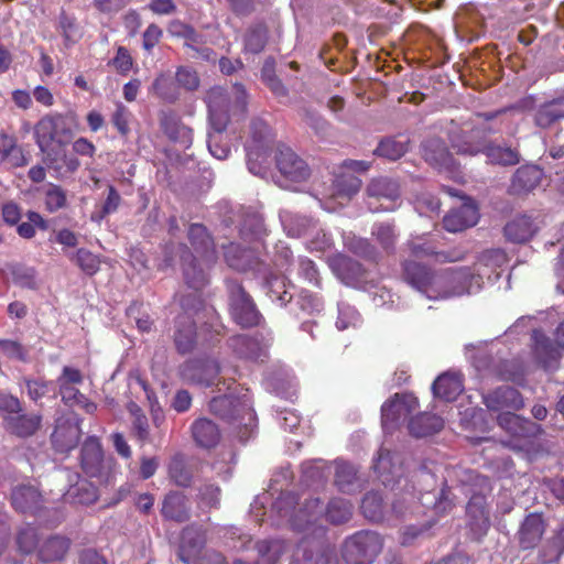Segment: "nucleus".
<instances>
[{"mask_svg":"<svg viewBox=\"0 0 564 564\" xmlns=\"http://www.w3.org/2000/svg\"><path fill=\"white\" fill-rule=\"evenodd\" d=\"M465 249H411L408 257L402 260V278L414 290L429 292L435 272L431 264L454 263L466 258Z\"/></svg>","mask_w":564,"mask_h":564,"instance_id":"1","label":"nucleus"},{"mask_svg":"<svg viewBox=\"0 0 564 564\" xmlns=\"http://www.w3.org/2000/svg\"><path fill=\"white\" fill-rule=\"evenodd\" d=\"M463 484L471 487L466 506L467 527L476 541L482 540L491 528L487 494H491V479L475 470L464 471Z\"/></svg>","mask_w":564,"mask_h":564,"instance_id":"2","label":"nucleus"},{"mask_svg":"<svg viewBox=\"0 0 564 564\" xmlns=\"http://www.w3.org/2000/svg\"><path fill=\"white\" fill-rule=\"evenodd\" d=\"M236 101L232 105L226 88L214 86L205 94L208 107V121L216 133H224L231 121V115L243 118L248 110V95L243 84H235Z\"/></svg>","mask_w":564,"mask_h":564,"instance_id":"3","label":"nucleus"},{"mask_svg":"<svg viewBox=\"0 0 564 564\" xmlns=\"http://www.w3.org/2000/svg\"><path fill=\"white\" fill-rule=\"evenodd\" d=\"M0 413L4 429L17 437L34 436L43 425V414L23 412V402L11 393L0 391Z\"/></svg>","mask_w":564,"mask_h":564,"instance_id":"4","label":"nucleus"},{"mask_svg":"<svg viewBox=\"0 0 564 564\" xmlns=\"http://www.w3.org/2000/svg\"><path fill=\"white\" fill-rule=\"evenodd\" d=\"M78 128V117L76 113H48L44 115L34 126L35 142L42 150H45L57 141L64 144L73 137Z\"/></svg>","mask_w":564,"mask_h":564,"instance_id":"5","label":"nucleus"},{"mask_svg":"<svg viewBox=\"0 0 564 564\" xmlns=\"http://www.w3.org/2000/svg\"><path fill=\"white\" fill-rule=\"evenodd\" d=\"M272 143L273 134L270 126L261 118H253L249 124V137L245 149L248 170L254 175H261L264 172Z\"/></svg>","mask_w":564,"mask_h":564,"instance_id":"6","label":"nucleus"},{"mask_svg":"<svg viewBox=\"0 0 564 564\" xmlns=\"http://www.w3.org/2000/svg\"><path fill=\"white\" fill-rule=\"evenodd\" d=\"M383 547V539L373 531H358L347 536L343 547V560L347 564H372Z\"/></svg>","mask_w":564,"mask_h":564,"instance_id":"7","label":"nucleus"},{"mask_svg":"<svg viewBox=\"0 0 564 564\" xmlns=\"http://www.w3.org/2000/svg\"><path fill=\"white\" fill-rule=\"evenodd\" d=\"M490 126L477 124L475 121L463 122L462 126H452L448 131L449 142L453 149L460 154L484 153L486 149V139L495 133Z\"/></svg>","mask_w":564,"mask_h":564,"instance_id":"8","label":"nucleus"},{"mask_svg":"<svg viewBox=\"0 0 564 564\" xmlns=\"http://www.w3.org/2000/svg\"><path fill=\"white\" fill-rule=\"evenodd\" d=\"M366 204L371 212L393 210L401 197V184L393 176H373L365 189Z\"/></svg>","mask_w":564,"mask_h":564,"instance_id":"9","label":"nucleus"},{"mask_svg":"<svg viewBox=\"0 0 564 564\" xmlns=\"http://www.w3.org/2000/svg\"><path fill=\"white\" fill-rule=\"evenodd\" d=\"M178 256L185 283L193 290H202L208 283L203 263L216 260L215 249H181Z\"/></svg>","mask_w":564,"mask_h":564,"instance_id":"10","label":"nucleus"},{"mask_svg":"<svg viewBox=\"0 0 564 564\" xmlns=\"http://www.w3.org/2000/svg\"><path fill=\"white\" fill-rule=\"evenodd\" d=\"M227 290L230 301V314L234 321L242 327L260 325L262 315L245 286L239 282H228Z\"/></svg>","mask_w":564,"mask_h":564,"instance_id":"11","label":"nucleus"},{"mask_svg":"<svg viewBox=\"0 0 564 564\" xmlns=\"http://www.w3.org/2000/svg\"><path fill=\"white\" fill-rule=\"evenodd\" d=\"M208 409L225 421H246V419L251 421L254 416L249 399L231 397V394L213 398Z\"/></svg>","mask_w":564,"mask_h":564,"instance_id":"12","label":"nucleus"},{"mask_svg":"<svg viewBox=\"0 0 564 564\" xmlns=\"http://www.w3.org/2000/svg\"><path fill=\"white\" fill-rule=\"evenodd\" d=\"M322 513L323 508L319 498H306L299 509H294L290 513L291 527L296 532L325 534V528L317 525Z\"/></svg>","mask_w":564,"mask_h":564,"instance_id":"13","label":"nucleus"},{"mask_svg":"<svg viewBox=\"0 0 564 564\" xmlns=\"http://www.w3.org/2000/svg\"><path fill=\"white\" fill-rule=\"evenodd\" d=\"M181 379L192 384L212 387L220 375L215 359H188L180 367Z\"/></svg>","mask_w":564,"mask_h":564,"instance_id":"14","label":"nucleus"},{"mask_svg":"<svg viewBox=\"0 0 564 564\" xmlns=\"http://www.w3.org/2000/svg\"><path fill=\"white\" fill-rule=\"evenodd\" d=\"M544 177L545 172L538 164H521L513 172L507 192L511 196L523 198V196L530 195L535 188L540 187Z\"/></svg>","mask_w":564,"mask_h":564,"instance_id":"15","label":"nucleus"},{"mask_svg":"<svg viewBox=\"0 0 564 564\" xmlns=\"http://www.w3.org/2000/svg\"><path fill=\"white\" fill-rule=\"evenodd\" d=\"M276 169L282 176L294 183H303L311 175V170L305 160L286 145L278 148L275 154Z\"/></svg>","mask_w":564,"mask_h":564,"instance_id":"16","label":"nucleus"},{"mask_svg":"<svg viewBox=\"0 0 564 564\" xmlns=\"http://www.w3.org/2000/svg\"><path fill=\"white\" fill-rule=\"evenodd\" d=\"M173 344L178 354L193 352L198 344L196 322L188 311H183L174 319Z\"/></svg>","mask_w":564,"mask_h":564,"instance_id":"17","label":"nucleus"},{"mask_svg":"<svg viewBox=\"0 0 564 564\" xmlns=\"http://www.w3.org/2000/svg\"><path fill=\"white\" fill-rule=\"evenodd\" d=\"M419 399L413 393H395L393 398L383 402L381 406V421L384 429L398 424L401 417H406L417 410Z\"/></svg>","mask_w":564,"mask_h":564,"instance_id":"18","label":"nucleus"},{"mask_svg":"<svg viewBox=\"0 0 564 564\" xmlns=\"http://www.w3.org/2000/svg\"><path fill=\"white\" fill-rule=\"evenodd\" d=\"M479 220V209L477 203L473 198L466 197L458 207H453L444 217V229L448 232H462L477 225Z\"/></svg>","mask_w":564,"mask_h":564,"instance_id":"19","label":"nucleus"},{"mask_svg":"<svg viewBox=\"0 0 564 564\" xmlns=\"http://www.w3.org/2000/svg\"><path fill=\"white\" fill-rule=\"evenodd\" d=\"M357 257L360 254L356 251L352 256L346 254V252H336L328 257L327 262L335 275L348 283V281L360 280L366 272L365 264Z\"/></svg>","mask_w":564,"mask_h":564,"instance_id":"20","label":"nucleus"},{"mask_svg":"<svg viewBox=\"0 0 564 564\" xmlns=\"http://www.w3.org/2000/svg\"><path fill=\"white\" fill-rule=\"evenodd\" d=\"M546 530V521L542 513L531 512L522 521L518 531L520 549H534L541 543Z\"/></svg>","mask_w":564,"mask_h":564,"instance_id":"21","label":"nucleus"},{"mask_svg":"<svg viewBox=\"0 0 564 564\" xmlns=\"http://www.w3.org/2000/svg\"><path fill=\"white\" fill-rule=\"evenodd\" d=\"M539 226L534 218L528 214H518L512 217L503 227V235L509 242L524 245L535 237Z\"/></svg>","mask_w":564,"mask_h":564,"instance_id":"22","label":"nucleus"},{"mask_svg":"<svg viewBox=\"0 0 564 564\" xmlns=\"http://www.w3.org/2000/svg\"><path fill=\"white\" fill-rule=\"evenodd\" d=\"M225 260L227 264L241 272H265L262 264L263 260L258 254V249L253 248H229L225 251Z\"/></svg>","mask_w":564,"mask_h":564,"instance_id":"23","label":"nucleus"},{"mask_svg":"<svg viewBox=\"0 0 564 564\" xmlns=\"http://www.w3.org/2000/svg\"><path fill=\"white\" fill-rule=\"evenodd\" d=\"M532 338L534 340L532 351L536 362L545 369L556 368L561 357L558 344L544 335L541 329H534Z\"/></svg>","mask_w":564,"mask_h":564,"instance_id":"24","label":"nucleus"},{"mask_svg":"<svg viewBox=\"0 0 564 564\" xmlns=\"http://www.w3.org/2000/svg\"><path fill=\"white\" fill-rule=\"evenodd\" d=\"M80 468L87 476H100L104 468V452L97 436H88L84 442L79 455Z\"/></svg>","mask_w":564,"mask_h":564,"instance_id":"25","label":"nucleus"},{"mask_svg":"<svg viewBox=\"0 0 564 564\" xmlns=\"http://www.w3.org/2000/svg\"><path fill=\"white\" fill-rule=\"evenodd\" d=\"M484 403L489 410H520L524 406V399L514 387H498L484 398Z\"/></svg>","mask_w":564,"mask_h":564,"instance_id":"26","label":"nucleus"},{"mask_svg":"<svg viewBox=\"0 0 564 564\" xmlns=\"http://www.w3.org/2000/svg\"><path fill=\"white\" fill-rule=\"evenodd\" d=\"M82 435L80 425L72 421H61L51 434V441L55 452L68 453L77 446Z\"/></svg>","mask_w":564,"mask_h":564,"instance_id":"27","label":"nucleus"},{"mask_svg":"<svg viewBox=\"0 0 564 564\" xmlns=\"http://www.w3.org/2000/svg\"><path fill=\"white\" fill-rule=\"evenodd\" d=\"M435 398L453 402L464 390V378L457 371H445L437 376L432 384Z\"/></svg>","mask_w":564,"mask_h":564,"instance_id":"28","label":"nucleus"},{"mask_svg":"<svg viewBox=\"0 0 564 564\" xmlns=\"http://www.w3.org/2000/svg\"><path fill=\"white\" fill-rule=\"evenodd\" d=\"M161 514L165 519L185 522L191 519V507L187 495L172 490L162 500Z\"/></svg>","mask_w":564,"mask_h":564,"instance_id":"29","label":"nucleus"},{"mask_svg":"<svg viewBox=\"0 0 564 564\" xmlns=\"http://www.w3.org/2000/svg\"><path fill=\"white\" fill-rule=\"evenodd\" d=\"M42 502L43 495L34 486H17L11 492V506L21 513H36Z\"/></svg>","mask_w":564,"mask_h":564,"instance_id":"30","label":"nucleus"},{"mask_svg":"<svg viewBox=\"0 0 564 564\" xmlns=\"http://www.w3.org/2000/svg\"><path fill=\"white\" fill-rule=\"evenodd\" d=\"M497 421L501 429H505L509 434L519 440L533 436L540 430L539 425L533 423V421L525 420V417H521L519 414L510 412V410L499 413Z\"/></svg>","mask_w":564,"mask_h":564,"instance_id":"31","label":"nucleus"},{"mask_svg":"<svg viewBox=\"0 0 564 564\" xmlns=\"http://www.w3.org/2000/svg\"><path fill=\"white\" fill-rule=\"evenodd\" d=\"M161 130L172 141L178 142L184 147H189L193 142V130L183 124L180 117L174 112H162L160 115Z\"/></svg>","mask_w":564,"mask_h":564,"instance_id":"32","label":"nucleus"},{"mask_svg":"<svg viewBox=\"0 0 564 564\" xmlns=\"http://www.w3.org/2000/svg\"><path fill=\"white\" fill-rule=\"evenodd\" d=\"M422 155L433 167H451L453 163V156L442 138H427L422 143Z\"/></svg>","mask_w":564,"mask_h":564,"instance_id":"33","label":"nucleus"},{"mask_svg":"<svg viewBox=\"0 0 564 564\" xmlns=\"http://www.w3.org/2000/svg\"><path fill=\"white\" fill-rule=\"evenodd\" d=\"M230 346L236 356L241 359L264 360L268 356V347L261 344L257 337L240 335L232 337Z\"/></svg>","mask_w":564,"mask_h":564,"instance_id":"34","label":"nucleus"},{"mask_svg":"<svg viewBox=\"0 0 564 564\" xmlns=\"http://www.w3.org/2000/svg\"><path fill=\"white\" fill-rule=\"evenodd\" d=\"M192 436L203 448H213L220 442L221 433L217 424L208 417H198L192 424Z\"/></svg>","mask_w":564,"mask_h":564,"instance_id":"35","label":"nucleus"},{"mask_svg":"<svg viewBox=\"0 0 564 564\" xmlns=\"http://www.w3.org/2000/svg\"><path fill=\"white\" fill-rule=\"evenodd\" d=\"M258 560L254 563H246L236 560L232 564H278L286 551L283 540H260L256 543Z\"/></svg>","mask_w":564,"mask_h":564,"instance_id":"36","label":"nucleus"},{"mask_svg":"<svg viewBox=\"0 0 564 564\" xmlns=\"http://www.w3.org/2000/svg\"><path fill=\"white\" fill-rule=\"evenodd\" d=\"M203 547L204 540L202 533L192 527H186L182 530L181 543L178 545V557L181 561L186 564L191 563V561L197 558Z\"/></svg>","mask_w":564,"mask_h":564,"instance_id":"37","label":"nucleus"},{"mask_svg":"<svg viewBox=\"0 0 564 564\" xmlns=\"http://www.w3.org/2000/svg\"><path fill=\"white\" fill-rule=\"evenodd\" d=\"M444 425V420L438 414L423 412L410 419L408 430L412 436L424 437L437 433Z\"/></svg>","mask_w":564,"mask_h":564,"instance_id":"38","label":"nucleus"},{"mask_svg":"<svg viewBox=\"0 0 564 564\" xmlns=\"http://www.w3.org/2000/svg\"><path fill=\"white\" fill-rule=\"evenodd\" d=\"M324 549L318 540L304 536L293 551V561L295 564H319Z\"/></svg>","mask_w":564,"mask_h":564,"instance_id":"39","label":"nucleus"},{"mask_svg":"<svg viewBox=\"0 0 564 564\" xmlns=\"http://www.w3.org/2000/svg\"><path fill=\"white\" fill-rule=\"evenodd\" d=\"M70 547V540L63 535H51L39 546V557L44 563L62 561Z\"/></svg>","mask_w":564,"mask_h":564,"instance_id":"40","label":"nucleus"},{"mask_svg":"<svg viewBox=\"0 0 564 564\" xmlns=\"http://www.w3.org/2000/svg\"><path fill=\"white\" fill-rule=\"evenodd\" d=\"M57 29L66 46L75 45L84 37V29L75 14L61 10L57 15Z\"/></svg>","mask_w":564,"mask_h":564,"instance_id":"41","label":"nucleus"},{"mask_svg":"<svg viewBox=\"0 0 564 564\" xmlns=\"http://www.w3.org/2000/svg\"><path fill=\"white\" fill-rule=\"evenodd\" d=\"M484 153L487 156V161L491 164L516 165L519 164L521 160L518 149L491 143V141L488 140V137L485 140Z\"/></svg>","mask_w":564,"mask_h":564,"instance_id":"42","label":"nucleus"},{"mask_svg":"<svg viewBox=\"0 0 564 564\" xmlns=\"http://www.w3.org/2000/svg\"><path fill=\"white\" fill-rule=\"evenodd\" d=\"M269 41V28L263 22L249 25L243 35V52L259 54Z\"/></svg>","mask_w":564,"mask_h":564,"instance_id":"43","label":"nucleus"},{"mask_svg":"<svg viewBox=\"0 0 564 564\" xmlns=\"http://www.w3.org/2000/svg\"><path fill=\"white\" fill-rule=\"evenodd\" d=\"M262 268L265 272H260L259 275H262L263 279H265L269 297L272 302H278L280 305H286V303L291 302L292 294L286 290L285 280L283 278H279V275L272 274L269 264H267L264 260Z\"/></svg>","mask_w":564,"mask_h":564,"instance_id":"44","label":"nucleus"},{"mask_svg":"<svg viewBox=\"0 0 564 564\" xmlns=\"http://www.w3.org/2000/svg\"><path fill=\"white\" fill-rule=\"evenodd\" d=\"M64 498L72 503L89 506V503H94L98 499V490L88 479H78L75 485L69 486Z\"/></svg>","mask_w":564,"mask_h":564,"instance_id":"45","label":"nucleus"},{"mask_svg":"<svg viewBox=\"0 0 564 564\" xmlns=\"http://www.w3.org/2000/svg\"><path fill=\"white\" fill-rule=\"evenodd\" d=\"M9 161L13 167H21L26 164V160L18 147V140L14 135L0 132V162Z\"/></svg>","mask_w":564,"mask_h":564,"instance_id":"46","label":"nucleus"},{"mask_svg":"<svg viewBox=\"0 0 564 564\" xmlns=\"http://www.w3.org/2000/svg\"><path fill=\"white\" fill-rule=\"evenodd\" d=\"M239 234L243 241L267 245V241L263 240L265 228L259 214H248L239 228Z\"/></svg>","mask_w":564,"mask_h":564,"instance_id":"47","label":"nucleus"},{"mask_svg":"<svg viewBox=\"0 0 564 564\" xmlns=\"http://www.w3.org/2000/svg\"><path fill=\"white\" fill-rule=\"evenodd\" d=\"M409 150V140H398L395 137L383 138L373 153L377 156L386 158V160L397 161L399 158L404 156Z\"/></svg>","mask_w":564,"mask_h":564,"instance_id":"48","label":"nucleus"},{"mask_svg":"<svg viewBox=\"0 0 564 564\" xmlns=\"http://www.w3.org/2000/svg\"><path fill=\"white\" fill-rule=\"evenodd\" d=\"M561 119H564V106L560 102H545L534 112V122L542 129L554 126Z\"/></svg>","mask_w":564,"mask_h":564,"instance_id":"49","label":"nucleus"},{"mask_svg":"<svg viewBox=\"0 0 564 564\" xmlns=\"http://www.w3.org/2000/svg\"><path fill=\"white\" fill-rule=\"evenodd\" d=\"M362 182L359 176L339 172L333 180L334 193L341 198H351L360 191Z\"/></svg>","mask_w":564,"mask_h":564,"instance_id":"50","label":"nucleus"},{"mask_svg":"<svg viewBox=\"0 0 564 564\" xmlns=\"http://www.w3.org/2000/svg\"><path fill=\"white\" fill-rule=\"evenodd\" d=\"M351 514L352 505L344 498H333L328 501L325 510V518L332 524H343V522L349 521Z\"/></svg>","mask_w":564,"mask_h":564,"instance_id":"51","label":"nucleus"},{"mask_svg":"<svg viewBox=\"0 0 564 564\" xmlns=\"http://www.w3.org/2000/svg\"><path fill=\"white\" fill-rule=\"evenodd\" d=\"M9 272L12 276V281L20 288L26 290H36L39 288L36 279V270L32 267H26L23 263H12L9 265Z\"/></svg>","mask_w":564,"mask_h":564,"instance_id":"52","label":"nucleus"},{"mask_svg":"<svg viewBox=\"0 0 564 564\" xmlns=\"http://www.w3.org/2000/svg\"><path fill=\"white\" fill-rule=\"evenodd\" d=\"M361 513L370 521H381L384 517L383 497L379 492H367L361 500Z\"/></svg>","mask_w":564,"mask_h":564,"instance_id":"53","label":"nucleus"},{"mask_svg":"<svg viewBox=\"0 0 564 564\" xmlns=\"http://www.w3.org/2000/svg\"><path fill=\"white\" fill-rule=\"evenodd\" d=\"M25 217L26 220L22 221L20 225L17 226V231L20 235V237L32 238L34 237L36 229H48V221L45 220V218L41 216L40 213H36V210H28Z\"/></svg>","mask_w":564,"mask_h":564,"instance_id":"54","label":"nucleus"},{"mask_svg":"<svg viewBox=\"0 0 564 564\" xmlns=\"http://www.w3.org/2000/svg\"><path fill=\"white\" fill-rule=\"evenodd\" d=\"M169 476L176 486L188 487L193 481V475L187 468L182 455H175L169 465Z\"/></svg>","mask_w":564,"mask_h":564,"instance_id":"55","label":"nucleus"},{"mask_svg":"<svg viewBox=\"0 0 564 564\" xmlns=\"http://www.w3.org/2000/svg\"><path fill=\"white\" fill-rule=\"evenodd\" d=\"M45 163L48 169L55 171L59 176L65 175V173L76 172L80 167V161L77 159V156L67 155V153H64L59 161L56 159V156H52L51 153H47Z\"/></svg>","mask_w":564,"mask_h":564,"instance_id":"56","label":"nucleus"},{"mask_svg":"<svg viewBox=\"0 0 564 564\" xmlns=\"http://www.w3.org/2000/svg\"><path fill=\"white\" fill-rule=\"evenodd\" d=\"M108 65L121 76H127L135 67V61L129 48L124 45H118L116 54L108 61Z\"/></svg>","mask_w":564,"mask_h":564,"instance_id":"57","label":"nucleus"},{"mask_svg":"<svg viewBox=\"0 0 564 564\" xmlns=\"http://www.w3.org/2000/svg\"><path fill=\"white\" fill-rule=\"evenodd\" d=\"M262 82L270 88V90L278 97L283 98V96H288L289 88L283 84L282 79L275 74V68L273 63L264 64L261 70Z\"/></svg>","mask_w":564,"mask_h":564,"instance_id":"58","label":"nucleus"},{"mask_svg":"<svg viewBox=\"0 0 564 564\" xmlns=\"http://www.w3.org/2000/svg\"><path fill=\"white\" fill-rule=\"evenodd\" d=\"M40 541L39 531L32 524H25L17 532V545L22 553H32Z\"/></svg>","mask_w":564,"mask_h":564,"instance_id":"59","label":"nucleus"},{"mask_svg":"<svg viewBox=\"0 0 564 564\" xmlns=\"http://www.w3.org/2000/svg\"><path fill=\"white\" fill-rule=\"evenodd\" d=\"M74 259L80 270L88 275H95V273L100 269L101 258L100 256L95 254V252H91L90 249H77Z\"/></svg>","mask_w":564,"mask_h":564,"instance_id":"60","label":"nucleus"},{"mask_svg":"<svg viewBox=\"0 0 564 564\" xmlns=\"http://www.w3.org/2000/svg\"><path fill=\"white\" fill-rule=\"evenodd\" d=\"M221 489L216 485H204L199 488L197 500L203 509H219Z\"/></svg>","mask_w":564,"mask_h":564,"instance_id":"61","label":"nucleus"},{"mask_svg":"<svg viewBox=\"0 0 564 564\" xmlns=\"http://www.w3.org/2000/svg\"><path fill=\"white\" fill-rule=\"evenodd\" d=\"M152 90L154 95L166 102H175L178 98L173 82L166 75L156 76L152 84Z\"/></svg>","mask_w":564,"mask_h":564,"instance_id":"62","label":"nucleus"},{"mask_svg":"<svg viewBox=\"0 0 564 564\" xmlns=\"http://www.w3.org/2000/svg\"><path fill=\"white\" fill-rule=\"evenodd\" d=\"M357 479V471L351 464L338 463L335 470V484L341 491H349Z\"/></svg>","mask_w":564,"mask_h":564,"instance_id":"63","label":"nucleus"},{"mask_svg":"<svg viewBox=\"0 0 564 564\" xmlns=\"http://www.w3.org/2000/svg\"><path fill=\"white\" fill-rule=\"evenodd\" d=\"M372 235L382 246H393L398 241V231L394 224L390 221H381L372 226Z\"/></svg>","mask_w":564,"mask_h":564,"instance_id":"64","label":"nucleus"}]
</instances>
